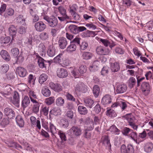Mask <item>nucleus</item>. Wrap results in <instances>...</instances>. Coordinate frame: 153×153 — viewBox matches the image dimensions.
Returning <instances> with one entry per match:
<instances>
[{
    "label": "nucleus",
    "mask_w": 153,
    "mask_h": 153,
    "mask_svg": "<svg viewBox=\"0 0 153 153\" xmlns=\"http://www.w3.org/2000/svg\"><path fill=\"white\" fill-rule=\"evenodd\" d=\"M59 12L62 14V17H58L59 19H68V17L66 14V10L65 8L62 6L59 7L58 8Z\"/></svg>",
    "instance_id": "12"
},
{
    "label": "nucleus",
    "mask_w": 153,
    "mask_h": 153,
    "mask_svg": "<svg viewBox=\"0 0 153 153\" xmlns=\"http://www.w3.org/2000/svg\"><path fill=\"white\" fill-rule=\"evenodd\" d=\"M84 102L87 107L91 108L93 107L94 102L91 98H87L84 99Z\"/></svg>",
    "instance_id": "17"
},
{
    "label": "nucleus",
    "mask_w": 153,
    "mask_h": 153,
    "mask_svg": "<svg viewBox=\"0 0 153 153\" xmlns=\"http://www.w3.org/2000/svg\"><path fill=\"white\" fill-rule=\"evenodd\" d=\"M121 153H134V150L132 145L128 144L126 147L125 145H122L121 147Z\"/></svg>",
    "instance_id": "3"
},
{
    "label": "nucleus",
    "mask_w": 153,
    "mask_h": 153,
    "mask_svg": "<svg viewBox=\"0 0 153 153\" xmlns=\"http://www.w3.org/2000/svg\"><path fill=\"white\" fill-rule=\"evenodd\" d=\"M19 50L17 48H12L11 50V52L15 57H16L19 53Z\"/></svg>",
    "instance_id": "50"
},
{
    "label": "nucleus",
    "mask_w": 153,
    "mask_h": 153,
    "mask_svg": "<svg viewBox=\"0 0 153 153\" xmlns=\"http://www.w3.org/2000/svg\"><path fill=\"white\" fill-rule=\"evenodd\" d=\"M16 28L13 25H11L9 28L10 34L13 38L15 36L16 33Z\"/></svg>",
    "instance_id": "32"
},
{
    "label": "nucleus",
    "mask_w": 153,
    "mask_h": 153,
    "mask_svg": "<svg viewBox=\"0 0 153 153\" xmlns=\"http://www.w3.org/2000/svg\"><path fill=\"white\" fill-rule=\"evenodd\" d=\"M34 55L36 56V59L37 60L39 66L41 68H46L48 65L50 66L51 62L50 61H46L43 59L42 57L39 56L36 53H34Z\"/></svg>",
    "instance_id": "1"
},
{
    "label": "nucleus",
    "mask_w": 153,
    "mask_h": 153,
    "mask_svg": "<svg viewBox=\"0 0 153 153\" xmlns=\"http://www.w3.org/2000/svg\"><path fill=\"white\" fill-rule=\"evenodd\" d=\"M141 88L145 95H148L149 94L151 87L148 82H143L141 85Z\"/></svg>",
    "instance_id": "6"
},
{
    "label": "nucleus",
    "mask_w": 153,
    "mask_h": 153,
    "mask_svg": "<svg viewBox=\"0 0 153 153\" xmlns=\"http://www.w3.org/2000/svg\"><path fill=\"white\" fill-rule=\"evenodd\" d=\"M30 102L29 98L27 96L25 97L23 100L22 104L24 108H26Z\"/></svg>",
    "instance_id": "31"
},
{
    "label": "nucleus",
    "mask_w": 153,
    "mask_h": 153,
    "mask_svg": "<svg viewBox=\"0 0 153 153\" xmlns=\"http://www.w3.org/2000/svg\"><path fill=\"white\" fill-rule=\"evenodd\" d=\"M78 112L82 115L86 114L88 112V110L86 107L82 105H79L78 108Z\"/></svg>",
    "instance_id": "29"
},
{
    "label": "nucleus",
    "mask_w": 153,
    "mask_h": 153,
    "mask_svg": "<svg viewBox=\"0 0 153 153\" xmlns=\"http://www.w3.org/2000/svg\"><path fill=\"white\" fill-rule=\"evenodd\" d=\"M127 89V87L125 85H119L117 87L116 92L117 94L123 93L126 91Z\"/></svg>",
    "instance_id": "16"
},
{
    "label": "nucleus",
    "mask_w": 153,
    "mask_h": 153,
    "mask_svg": "<svg viewBox=\"0 0 153 153\" xmlns=\"http://www.w3.org/2000/svg\"><path fill=\"white\" fill-rule=\"evenodd\" d=\"M144 151L147 153L150 152L153 149V144L152 142H148L145 144Z\"/></svg>",
    "instance_id": "21"
},
{
    "label": "nucleus",
    "mask_w": 153,
    "mask_h": 153,
    "mask_svg": "<svg viewBox=\"0 0 153 153\" xmlns=\"http://www.w3.org/2000/svg\"><path fill=\"white\" fill-rule=\"evenodd\" d=\"M39 36L40 39L43 41L48 40L49 37L48 33L45 32L41 33Z\"/></svg>",
    "instance_id": "35"
},
{
    "label": "nucleus",
    "mask_w": 153,
    "mask_h": 153,
    "mask_svg": "<svg viewBox=\"0 0 153 153\" xmlns=\"http://www.w3.org/2000/svg\"><path fill=\"white\" fill-rule=\"evenodd\" d=\"M30 119L32 125H36V126L38 129H41V126L40 120H37L36 117L33 116H31Z\"/></svg>",
    "instance_id": "14"
},
{
    "label": "nucleus",
    "mask_w": 153,
    "mask_h": 153,
    "mask_svg": "<svg viewBox=\"0 0 153 153\" xmlns=\"http://www.w3.org/2000/svg\"><path fill=\"white\" fill-rule=\"evenodd\" d=\"M87 71L86 66L81 65L79 67V71L81 74H83L85 73Z\"/></svg>",
    "instance_id": "58"
},
{
    "label": "nucleus",
    "mask_w": 153,
    "mask_h": 153,
    "mask_svg": "<svg viewBox=\"0 0 153 153\" xmlns=\"http://www.w3.org/2000/svg\"><path fill=\"white\" fill-rule=\"evenodd\" d=\"M48 76L45 74H41L39 78V83L42 84L45 82L48 79Z\"/></svg>",
    "instance_id": "34"
},
{
    "label": "nucleus",
    "mask_w": 153,
    "mask_h": 153,
    "mask_svg": "<svg viewBox=\"0 0 153 153\" xmlns=\"http://www.w3.org/2000/svg\"><path fill=\"white\" fill-rule=\"evenodd\" d=\"M100 41L106 47L109 46L111 48H112L114 47V46H112V45H111L110 42L106 39H101Z\"/></svg>",
    "instance_id": "42"
},
{
    "label": "nucleus",
    "mask_w": 153,
    "mask_h": 153,
    "mask_svg": "<svg viewBox=\"0 0 153 153\" xmlns=\"http://www.w3.org/2000/svg\"><path fill=\"white\" fill-rule=\"evenodd\" d=\"M99 62L97 60L94 61L92 64L89 67V70L93 72L98 69V65Z\"/></svg>",
    "instance_id": "22"
},
{
    "label": "nucleus",
    "mask_w": 153,
    "mask_h": 153,
    "mask_svg": "<svg viewBox=\"0 0 153 153\" xmlns=\"http://www.w3.org/2000/svg\"><path fill=\"white\" fill-rule=\"evenodd\" d=\"M38 51L41 53H45L46 51V48L45 45L42 43L39 44L38 47Z\"/></svg>",
    "instance_id": "51"
},
{
    "label": "nucleus",
    "mask_w": 153,
    "mask_h": 153,
    "mask_svg": "<svg viewBox=\"0 0 153 153\" xmlns=\"http://www.w3.org/2000/svg\"><path fill=\"white\" fill-rule=\"evenodd\" d=\"M119 106L121 108L122 110H124L127 107V105L126 103L122 101H120L119 103Z\"/></svg>",
    "instance_id": "60"
},
{
    "label": "nucleus",
    "mask_w": 153,
    "mask_h": 153,
    "mask_svg": "<svg viewBox=\"0 0 153 153\" xmlns=\"http://www.w3.org/2000/svg\"><path fill=\"white\" fill-rule=\"evenodd\" d=\"M111 101V96L108 94L106 95L102 98V103L103 105H107L110 104Z\"/></svg>",
    "instance_id": "19"
},
{
    "label": "nucleus",
    "mask_w": 153,
    "mask_h": 153,
    "mask_svg": "<svg viewBox=\"0 0 153 153\" xmlns=\"http://www.w3.org/2000/svg\"><path fill=\"white\" fill-rule=\"evenodd\" d=\"M16 121L18 125L20 127H23L24 125V122L22 117L18 115L16 118Z\"/></svg>",
    "instance_id": "23"
},
{
    "label": "nucleus",
    "mask_w": 153,
    "mask_h": 153,
    "mask_svg": "<svg viewBox=\"0 0 153 153\" xmlns=\"http://www.w3.org/2000/svg\"><path fill=\"white\" fill-rule=\"evenodd\" d=\"M93 56L92 53L90 52H84L82 55V58L87 60L90 59Z\"/></svg>",
    "instance_id": "28"
},
{
    "label": "nucleus",
    "mask_w": 153,
    "mask_h": 153,
    "mask_svg": "<svg viewBox=\"0 0 153 153\" xmlns=\"http://www.w3.org/2000/svg\"><path fill=\"white\" fill-rule=\"evenodd\" d=\"M102 143L104 145L108 146L109 149H111V145L110 143V139L108 136L105 135L103 136L102 138Z\"/></svg>",
    "instance_id": "15"
},
{
    "label": "nucleus",
    "mask_w": 153,
    "mask_h": 153,
    "mask_svg": "<svg viewBox=\"0 0 153 153\" xmlns=\"http://www.w3.org/2000/svg\"><path fill=\"white\" fill-rule=\"evenodd\" d=\"M76 91L85 93L87 91V86L82 82L78 83L75 88Z\"/></svg>",
    "instance_id": "8"
},
{
    "label": "nucleus",
    "mask_w": 153,
    "mask_h": 153,
    "mask_svg": "<svg viewBox=\"0 0 153 153\" xmlns=\"http://www.w3.org/2000/svg\"><path fill=\"white\" fill-rule=\"evenodd\" d=\"M68 28L70 32L71 33L74 34H76L79 33L77 26L74 25H71L69 26Z\"/></svg>",
    "instance_id": "26"
},
{
    "label": "nucleus",
    "mask_w": 153,
    "mask_h": 153,
    "mask_svg": "<svg viewBox=\"0 0 153 153\" xmlns=\"http://www.w3.org/2000/svg\"><path fill=\"white\" fill-rule=\"evenodd\" d=\"M132 130L126 127L124 128L122 130V132L123 135H127L130 131H132Z\"/></svg>",
    "instance_id": "57"
},
{
    "label": "nucleus",
    "mask_w": 153,
    "mask_h": 153,
    "mask_svg": "<svg viewBox=\"0 0 153 153\" xmlns=\"http://www.w3.org/2000/svg\"><path fill=\"white\" fill-rule=\"evenodd\" d=\"M109 68L108 67H104L102 69L101 71V74L104 76L108 73Z\"/></svg>",
    "instance_id": "64"
},
{
    "label": "nucleus",
    "mask_w": 153,
    "mask_h": 153,
    "mask_svg": "<svg viewBox=\"0 0 153 153\" xmlns=\"http://www.w3.org/2000/svg\"><path fill=\"white\" fill-rule=\"evenodd\" d=\"M88 131L86 129L83 131V136L86 138H89L91 137V133Z\"/></svg>",
    "instance_id": "61"
},
{
    "label": "nucleus",
    "mask_w": 153,
    "mask_h": 153,
    "mask_svg": "<svg viewBox=\"0 0 153 153\" xmlns=\"http://www.w3.org/2000/svg\"><path fill=\"white\" fill-rule=\"evenodd\" d=\"M67 44L68 42L66 38L62 37L59 38L58 45L61 49H65Z\"/></svg>",
    "instance_id": "11"
},
{
    "label": "nucleus",
    "mask_w": 153,
    "mask_h": 153,
    "mask_svg": "<svg viewBox=\"0 0 153 153\" xmlns=\"http://www.w3.org/2000/svg\"><path fill=\"white\" fill-rule=\"evenodd\" d=\"M42 94L45 96L48 97L51 94L50 90L48 88H44L42 91Z\"/></svg>",
    "instance_id": "43"
},
{
    "label": "nucleus",
    "mask_w": 153,
    "mask_h": 153,
    "mask_svg": "<svg viewBox=\"0 0 153 153\" xmlns=\"http://www.w3.org/2000/svg\"><path fill=\"white\" fill-rule=\"evenodd\" d=\"M131 115V114H127L124 116L127 120L129 125L133 129L137 130L138 126L135 124V118Z\"/></svg>",
    "instance_id": "2"
},
{
    "label": "nucleus",
    "mask_w": 153,
    "mask_h": 153,
    "mask_svg": "<svg viewBox=\"0 0 153 153\" xmlns=\"http://www.w3.org/2000/svg\"><path fill=\"white\" fill-rule=\"evenodd\" d=\"M87 120L89 121V123L87 124L88 126H87L86 129H87L88 131H91L94 128V122L89 118H88Z\"/></svg>",
    "instance_id": "39"
},
{
    "label": "nucleus",
    "mask_w": 153,
    "mask_h": 153,
    "mask_svg": "<svg viewBox=\"0 0 153 153\" xmlns=\"http://www.w3.org/2000/svg\"><path fill=\"white\" fill-rule=\"evenodd\" d=\"M80 49L82 50L86 49L88 46V43L86 42H82L79 45Z\"/></svg>",
    "instance_id": "52"
},
{
    "label": "nucleus",
    "mask_w": 153,
    "mask_h": 153,
    "mask_svg": "<svg viewBox=\"0 0 153 153\" xmlns=\"http://www.w3.org/2000/svg\"><path fill=\"white\" fill-rule=\"evenodd\" d=\"M57 53L56 48L54 46L52 45L48 46L47 51V54L49 56L53 57Z\"/></svg>",
    "instance_id": "7"
},
{
    "label": "nucleus",
    "mask_w": 153,
    "mask_h": 153,
    "mask_svg": "<svg viewBox=\"0 0 153 153\" xmlns=\"http://www.w3.org/2000/svg\"><path fill=\"white\" fill-rule=\"evenodd\" d=\"M9 69V66L7 64H4L0 68V71L3 73L7 72Z\"/></svg>",
    "instance_id": "47"
},
{
    "label": "nucleus",
    "mask_w": 153,
    "mask_h": 153,
    "mask_svg": "<svg viewBox=\"0 0 153 153\" xmlns=\"http://www.w3.org/2000/svg\"><path fill=\"white\" fill-rule=\"evenodd\" d=\"M16 72L18 73L19 76L21 77H24L26 75V70L22 67H18L16 69Z\"/></svg>",
    "instance_id": "20"
},
{
    "label": "nucleus",
    "mask_w": 153,
    "mask_h": 153,
    "mask_svg": "<svg viewBox=\"0 0 153 153\" xmlns=\"http://www.w3.org/2000/svg\"><path fill=\"white\" fill-rule=\"evenodd\" d=\"M61 110L59 107L53 108L50 112V113L55 116L60 114Z\"/></svg>",
    "instance_id": "33"
},
{
    "label": "nucleus",
    "mask_w": 153,
    "mask_h": 153,
    "mask_svg": "<svg viewBox=\"0 0 153 153\" xmlns=\"http://www.w3.org/2000/svg\"><path fill=\"white\" fill-rule=\"evenodd\" d=\"M64 100L61 97H59L56 100V104L59 106L63 105L64 103Z\"/></svg>",
    "instance_id": "41"
},
{
    "label": "nucleus",
    "mask_w": 153,
    "mask_h": 153,
    "mask_svg": "<svg viewBox=\"0 0 153 153\" xmlns=\"http://www.w3.org/2000/svg\"><path fill=\"white\" fill-rule=\"evenodd\" d=\"M61 125L63 128H67L69 125L68 121L62 119L61 120Z\"/></svg>",
    "instance_id": "56"
},
{
    "label": "nucleus",
    "mask_w": 153,
    "mask_h": 153,
    "mask_svg": "<svg viewBox=\"0 0 153 153\" xmlns=\"http://www.w3.org/2000/svg\"><path fill=\"white\" fill-rule=\"evenodd\" d=\"M39 103H37L36 104H35L33 106V112L35 113H37L39 111Z\"/></svg>",
    "instance_id": "59"
},
{
    "label": "nucleus",
    "mask_w": 153,
    "mask_h": 153,
    "mask_svg": "<svg viewBox=\"0 0 153 153\" xmlns=\"http://www.w3.org/2000/svg\"><path fill=\"white\" fill-rule=\"evenodd\" d=\"M35 27L37 31L41 32L43 31L46 28V26L42 22L40 21L35 24Z\"/></svg>",
    "instance_id": "10"
},
{
    "label": "nucleus",
    "mask_w": 153,
    "mask_h": 153,
    "mask_svg": "<svg viewBox=\"0 0 153 153\" xmlns=\"http://www.w3.org/2000/svg\"><path fill=\"white\" fill-rule=\"evenodd\" d=\"M71 134L76 137L80 136L82 134V130L80 127L74 126L69 130Z\"/></svg>",
    "instance_id": "4"
},
{
    "label": "nucleus",
    "mask_w": 153,
    "mask_h": 153,
    "mask_svg": "<svg viewBox=\"0 0 153 153\" xmlns=\"http://www.w3.org/2000/svg\"><path fill=\"white\" fill-rule=\"evenodd\" d=\"M4 114L10 119L15 116V112L9 108H6L4 109Z\"/></svg>",
    "instance_id": "13"
},
{
    "label": "nucleus",
    "mask_w": 153,
    "mask_h": 153,
    "mask_svg": "<svg viewBox=\"0 0 153 153\" xmlns=\"http://www.w3.org/2000/svg\"><path fill=\"white\" fill-rule=\"evenodd\" d=\"M48 22L49 25L51 27L56 26L57 23V20H46Z\"/></svg>",
    "instance_id": "44"
},
{
    "label": "nucleus",
    "mask_w": 153,
    "mask_h": 153,
    "mask_svg": "<svg viewBox=\"0 0 153 153\" xmlns=\"http://www.w3.org/2000/svg\"><path fill=\"white\" fill-rule=\"evenodd\" d=\"M106 115L111 117H115L116 114L114 111L111 109L108 110L107 111Z\"/></svg>",
    "instance_id": "48"
},
{
    "label": "nucleus",
    "mask_w": 153,
    "mask_h": 153,
    "mask_svg": "<svg viewBox=\"0 0 153 153\" xmlns=\"http://www.w3.org/2000/svg\"><path fill=\"white\" fill-rule=\"evenodd\" d=\"M93 92L94 95L95 97L96 98L99 95L100 92V89L98 85H96L94 86Z\"/></svg>",
    "instance_id": "36"
},
{
    "label": "nucleus",
    "mask_w": 153,
    "mask_h": 153,
    "mask_svg": "<svg viewBox=\"0 0 153 153\" xmlns=\"http://www.w3.org/2000/svg\"><path fill=\"white\" fill-rule=\"evenodd\" d=\"M77 9V6L76 4H73L72 6H70V12L71 14L76 13V11Z\"/></svg>",
    "instance_id": "55"
},
{
    "label": "nucleus",
    "mask_w": 153,
    "mask_h": 153,
    "mask_svg": "<svg viewBox=\"0 0 153 153\" xmlns=\"http://www.w3.org/2000/svg\"><path fill=\"white\" fill-rule=\"evenodd\" d=\"M55 98L53 97H50L46 98L45 100V102L48 105H50L54 102Z\"/></svg>",
    "instance_id": "40"
},
{
    "label": "nucleus",
    "mask_w": 153,
    "mask_h": 153,
    "mask_svg": "<svg viewBox=\"0 0 153 153\" xmlns=\"http://www.w3.org/2000/svg\"><path fill=\"white\" fill-rule=\"evenodd\" d=\"M61 140H66V136L65 133L61 131H59L58 132Z\"/></svg>",
    "instance_id": "54"
},
{
    "label": "nucleus",
    "mask_w": 153,
    "mask_h": 153,
    "mask_svg": "<svg viewBox=\"0 0 153 153\" xmlns=\"http://www.w3.org/2000/svg\"><path fill=\"white\" fill-rule=\"evenodd\" d=\"M57 76L60 78H64L66 77L68 73L67 71L64 68H58L57 71Z\"/></svg>",
    "instance_id": "9"
},
{
    "label": "nucleus",
    "mask_w": 153,
    "mask_h": 153,
    "mask_svg": "<svg viewBox=\"0 0 153 153\" xmlns=\"http://www.w3.org/2000/svg\"><path fill=\"white\" fill-rule=\"evenodd\" d=\"M71 42L72 44L76 45V46L77 45H79L80 44V39L78 38H76Z\"/></svg>",
    "instance_id": "62"
},
{
    "label": "nucleus",
    "mask_w": 153,
    "mask_h": 153,
    "mask_svg": "<svg viewBox=\"0 0 153 153\" xmlns=\"http://www.w3.org/2000/svg\"><path fill=\"white\" fill-rule=\"evenodd\" d=\"M111 69L112 72H116L120 69V67L119 64L117 62L111 63Z\"/></svg>",
    "instance_id": "25"
},
{
    "label": "nucleus",
    "mask_w": 153,
    "mask_h": 153,
    "mask_svg": "<svg viewBox=\"0 0 153 153\" xmlns=\"http://www.w3.org/2000/svg\"><path fill=\"white\" fill-rule=\"evenodd\" d=\"M96 51L98 54L101 55H108L110 53V51L108 48L102 46L98 47Z\"/></svg>",
    "instance_id": "5"
},
{
    "label": "nucleus",
    "mask_w": 153,
    "mask_h": 153,
    "mask_svg": "<svg viewBox=\"0 0 153 153\" xmlns=\"http://www.w3.org/2000/svg\"><path fill=\"white\" fill-rule=\"evenodd\" d=\"M33 75L32 74L29 75L28 77V82L32 86H33L35 83V79H33Z\"/></svg>",
    "instance_id": "53"
},
{
    "label": "nucleus",
    "mask_w": 153,
    "mask_h": 153,
    "mask_svg": "<svg viewBox=\"0 0 153 153\" xmlns=\"http://www.w3.org/2000/svg\"><path fill=\"white\" fill-rule=\"evenodd\" d=\"M49 125L50 132H51L52 135L53 136H53H54L55 137V134L57 132L56 129L53 124L51 123H50Z\"/></svg>",
    "instance_id": "37"
},
{
    "label": "nucleus",
    "mask_w": 153,
    "mask_h": 153,
    "mask_svg": "<svg viewBox=\"0 0 153 153\" xmlns=\"http://www.w3.org/2000/svg\"><path fill=\"white\" fill-rule=\"evenodd\" d=\"M136 83L135 79L133 77H131L129 79L128 86L131 88H133Z\"/></svg>",
    "instance_id": "49"
},
{
    "label": "nucleus",
    "mask_w": 153,
    "mask_h": 153,
    "mask_svg": "<svg viewBox=\"0 0 153 153\" xmlns=\"http://www.w3.org/2000/svg\"><path fill=\"white\" fill-rule=\"evenodd\" d=\"M0 55L1 57L7 61H8L10 59V56L7 51L4 50H2L0 52Z\"/></svg>",
    "instance_id": "24"
},
{
    "label": "nucleus",
    "mask_w": 153,
    "mask_h": 153,
    "mask_svg": "<svg viewBox=\"0 0 153 153\" xmlns=\"http://www.w3.org/2000/svg\"><path fill=\"white\" fill-rule=\"evenodd\" d=\"M109 130L111 132H113L114 133H116L117 134H119V132H120V130L114 125H112L110 127L109 129Z\"/></svg>",
    "instance_id": "46"
},
{
    "label": "nucleus",
    "mask_w": 153,
    "mask_h": 153,
    "mask_svg": "<svg viewBox=\"0 0 153 153\" xmlns=\"http://www.w3.org/2000/svg\"><path fill=\"white\" fill-rule=\"evenodd\" d=\"M10 37H1L0 38V43L1 44H6L8 43L10 41Z\"/></svg>",
    "instance_id": "38"
},
{
    "label": "nucleus",
    "mask_w": 153,
    "mask_h": 153,
    "mask_svg": "<svg viewBox=\"0 0 153 153\" xmlns=\"http://www.w3.org/2000/svg\"><path fill=\"white\" fill-rule=\"evenodd\" d=\"M63 55L60 53L57 55L53 59V62L55 63H59L61 61V59H62Z\"/></svg>",
    "instance_id": "45"
},
{
    "label": "nucleus",
    "mask_w": 153,
    "mask_h": 153,
    "mask_svg": "<svg viewBox=\"0 0 153 153\" xmlns=\"http://www.w3.org/2000/svg\"><path fill=\"white\" fill-rule=\"evenodd\" d=\"M129 134V136L137 144H139L140 142L139 140V138L137 136V134L136 132H134L132 131Z\"/></svg>",
    "instance_id": "18"
},
{
    "label": "nucleus",
    "mask_w": 153,
    "mask_h": 153,
    "mask_svg": "<svg viewBox=\"0 0 153 153\" xmlns=\"http://www.w3.org/2000/svg\"><path fill=\"white\" fill-rule=\"evenodd\" d=\"M66 141V140H61L60 142L58 141L57 143L58 146L60 148H62L64 147L65 146V142Z\"/></svg>",
    "instance_id": "63"
},
{
    "label": "nucleus",
    "mask_w": 153,
    "mask_h": 153,
    "mask_svg": "<svg viewBox=\"0 0 153 153\" xmlns=\"http://www.w3.org/2000/svg\"><path fill=\"white\" fill-rule=\"evenodd\" d=\"M76 48V45L70 42V45L67 47L66 50L68 52L71 53L75 51Z\"/></svg>",
    "instance_id": "30"
},
{
    "label": "nucleus",
    "mask_w": 153,
    "mask_h": 153,
    "mask_svg": "<svg viewBox=\"0 0 153 153\" xmlns=\"http://www.w3.org/2000/svg\"><path fill=\"white\" fill-rule=\"evenodd\" d=\"M19 102V95L18 92L15 91L13 96V103L16 105L18 104Z\"/></svg>",
    "instance_id": "27"
}]
</instances>
